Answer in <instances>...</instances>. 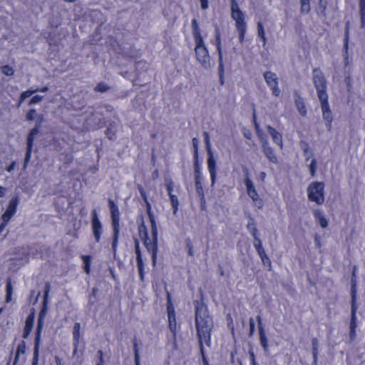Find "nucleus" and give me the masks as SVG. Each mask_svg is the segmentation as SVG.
I'll use <instances>...</instances> for the list:
<instances>
[{
  "instance_id": "1",
  "label": "nucleus",
  "mask_w": 365,
  "mask_h": 365,
  "mask_svg": "<svg viewBox=\"0 0 365 365\" xmlns=\"http://www.w3.org/2000/svg\"><path fill=\"white\" fill-rule=\"evenodd\" d=\"M195 324L197 331L198 343L211 345V331L213 329V320L210 315L208 308L203 302H195Z\"/></svg>"
},
{
  "instance_id": "2",
  "label": "nucleus",
  "mask_w": 365,
  "mask_h": 365,
  "mask_svg": "<svg viewBox=\"0 0 365 365\" xmlns=\"http://www.w3.org/2000/svg\"><path fill=\"white\" fill-rule=\"evenodd\" d=\"M108 206L110 212L113 232L112 250L114 255H115L120 234V212L118 205L111 199L108 200Z\"/></svg>"
},
{
  "instance_id": "3",
  "label": "nucleus",
  "mask_w": 365,
  "mask_h": 365,
  "mask_svg": "<svg viewBox=\"0 0 365 365\" xmlns=\"http://www.w3.org/2000/svg\"><path fill=\"white\" fill-rule=\"evenodd\" d=\"M204 140L205 144L206 151L208 155L207 158V169L210 175L211 187H214L216 178H217V168L216 160L214 156V153L212 151L211 144L210 141V135L208 132H203Z\"/></svg>"
},
{
  "instance_id": "4",
  "label": "nucleus",
  "mask_w": 365,
  "mask_h": 365,
  "mask_svg": "<svg viewBox=\"0 0 365 365\" xmlns=\"http://www.w3.org/2000/svg\"><path fill=\"white\" fill-rule=\"evenodd\" d=\"M312 81L317 90L318 98L328 97L327 82L322 71L319 68H314L312 71Z\"/></svg>"
},
{
  "instance_id": "5",
  "label": "nucleus",
  "mask_w": 365,
  "mask_h": 365,
  "mask_svg": "<svg viewBox=\"0 0 365 365\" xmlns=\"http://www.w3.org/2000/svg\"><path fill=\"white\" fill-rule=\"evenodd\" d=\"M307 197L310 201L317 205H322L324 202V183L322 182H313L307 187Z\"/></svg>"
},
{
  "instance_id": "6",
  "label": "nucleus",
  "mask_w": 365,
  "mask_h": 365,
  "mask_svg": "<svg viewBox=\"0 0 365 365\" xmlns=\"http://www.w3.org/2000/svg\"><path fill=\"white\" fill-rule=\"evenodd\" d=\"M151 237L148 235L143 237L141 239L143 241V245L146 247L148 252L151 253L152 262L153 266L156 264L157 254H158V228L151 230Z\"/></svg>"
},
{
  "instance_id": "7",
  "label": "nucleus",
  "mask_w": 365,
  "mask_h": 365,
  "mask_svg": "<svg viewBox=\"0 0 365 365\" xmlns=\"http://www.w3.org/2000/svg\"><path fill=\"white\" fill-rule=\"evenodd\" d=\"M195 52L197 61L205 68L209 69L211 67L210 56L204 41L195 42Z\"/></svg>"
},
{
  "instance_id": "8",
  "label": "nucleus",
  "mask_w": 365,
  "mask_h": 365,
  "mask_svg": "<svg viewBox=\"0 0 365 365\" xmlns=\"http://www.w3.org/2000/svg\"><path fill=\"white\" fill-rule=\"evenodd\" d=\"M319 100L322 112V117L325 121L326 127L328 130H331L333 115L328 102V97L319 98Z\"/></svg>"
},
{
  "instance_id": "9",
  "label": "nucleus",
  "mask_w": 365,
  "mask_h": 365,
  "mask_svg": "<svg viewBox=\"0 0 365 365\" xmlns=\"http://www.w3.org/2000/svg\"><path fill=\"white\" fill-rule=\"evenodd\" d=\"M195 184L196 192L200 197L201 202L205 201V194L202 185V175L199 161L194 162Z\"/></svg>"
},
{
  "instance_id": "10",
  "label": "nucleus",
  "mask_w": 365,
  "mask_h": 365,
  "mask_svg": "<svg viewBox=\"0 0 365 365\" xmlns=\"http://www.w3.org/2000/svg\"><path fill=\"white\" fill-rule=\"evenodd\" d=\"M264 78L267 86L272 91V95L279 96L280 90L278 86L279 82L276 73L271 71H266L264 73Z\"/></svg>"
},
{
  "instance_id": "11",
  "label": "nucleus",
  "mask_w": 365,
  "mask_h": 365,
  "mask_svg": "<svg viewBox=\"0 0 365 365\" xmlns=\"http://www.w3.org/2000/svg\"><path fill=\"white\" fill-rule=\"evenodd\" d=\"M91 218V227L96 242H99L102 234L103 225L101 222L96 210H93Z\"/></svg>"
},
{
  "instance_id": "12",
  "label": "nucleus",
  "mask_w": 365,
  "mask_h": 365,
  "mask_svg": "<svg viewBox=\"0 0 365 365\" xmlns=\"http://www.w3.org/2000/svg\"><path fill=\"white\" fill-rule=\"evenodd\" d=\"M38 133V128H34L31 130L30 133H29V135L27 136L26 153L25 159H24V169L26 168L27 165L31 160L34 137Z\"/></svg>"
},
{
  "instance_id": "13",
  "label": "nucleus",
  "mask_w": 365,
  "mask_h": 365,
  "mask_svg": "<svg viewBox=\"0 0 365 365\" xmlns=\"http://www.w3.org/2000/svg\"><path fill=\"white\" fill-rule=\"evenodd\" d=\"M231 11V16L232 18L235 21L236 27H238L240 25H246L244 14L240 11L239 6L235 0H232Z\"/></svg>"
},
{
  "instance_id": "14",
  "label": "nucleus",
  "mask_w": 365,
  "mask_h": 365,
  "mask_svg": "<svg viewBox=\"0 0 365 365\" xmlns=\"http://www.w3.org/2000/svg\"><path fill=\"white\" fill-rule=\"evenodd\" d=\"M357 306L356 304L355 297L352 293V300H351V321H350V332L349 337L352 341L354 339L356 336V312Z\"/></svg>"
},
{
  "instance_id": "15",
  "label": "nucleus",
  "mask_w": 365,
  "mask_h": 365,
  "mask_svg": "<svg viewBox=\"0 0 365 365\" xmlns=\"http://www.w3.org/2000/svg\"><path fill=\"white\" fill-rule=\"evenodd\" d=\"M19 203L18 197H13L9 201L6 212L2 215V220L9 222L11 217L16 213L17 206Z\"/></svg>"
},
{
  "instance_id": "16",
  "label": "nucleus",
  "mask_w": 365,
  "mask_h": 365,
  "mask_svg": "<svg viewBox=\"0 0 365 365\" xmlns=\"http://www.w3.org/2000/svg\"><path fill=\"white\" fill-rule=\"evenodd\" d=\"M262 148V150L265 155V156L269 159V160L274 163L277 164L278 163V159L272 148L269 145L267 140L265 138H261Z\"/></svg>"
},
{
  "instance_id": "17",
  "label": "nucleus",
  "mask_w": 365,
  "mask_h": 365,
  "mask_svg": "<svg viewBox=\"0 0 365 365\" xmlns=\"http://www.w3.org/2000/svg\"><path fill=\"white\" fill-rule=\"evenodd\" d=\"M48 301L43 300V307L38 314L36 336H41V332L44 325V320L48 312Z\"/></svg>"
},
{
  "instance_id": "18",
  "label": "nucleus",
  "mask_w": 365,
  "mask_h": 365,
  "mask_svg": "<svg viewBox=\"0 0 365 365\" xmlns=\"http://www.w3.org/2000/svg\"><path fill=\"white\" fill-rule=\"evenodd\" d=\"M269 134L271 135L274 143L279 145L280 148H283L282 135L270 125L267 127Z\"/></svg>"
},
{
  "instance_id": "19",
  "label": "nucleus",
  "mask_w": 365,
  "mask_h": 365,
  "mask_svg": "<svg viewBox=\"0 0 365 365\" xmlns=\"http://www.w3.org/2000/svg\"><path fill=\"white\" fill-rule=\"evenodd\" d=\"M34 321V314L31 313L27 317V318L26 319V324H25L24 331V334H23V337L24 339H26L29 336V335L30 334V333L33 329Z\"/></svg>"
},
{
  "instance_id": "20",
  "label": "nucleus",
  "mask_w": 365,
  "mask_h": 365,
  "mask_svg": "<svg viewBox=\"0 0 365 365\" xmlns=\"http://www.w3.org/2000/svg\"><path fill=\"white\" fill-rule=\"evenodd\" d=\"M191 26L195 42L199 41L200 43L201 41H203V38L201 36L200 29L195 19L192 20Z\"/></svg>"
},
{
  "instance_id": "21",
  "label": "nucleus",
  "mask_w": 365,
  "mask_h": 365,
  "mask_svg": "<svg viewBox=\"0 0 365 365\" xmlns=\"http://www.w3.org/2000/svg\"><path fill=\"white\" fill-rule=\"evenodd\" d=\"M80 331H81V324L79 322H76L73 326V340L74 345V351H76L78 348V345L79 344L80 340Z\"/></svg>"
},
{
  "instance_id": "22",
  "label": "nucleus",
  "mask_w": 365,
  "mask_h": 365,
  "mask_svg": "<svg viewBox=\"0 0 365 365\" xmlns=\"http://www.w3.org/2000/svg\"><path fill=\"white\" fill-rule=\"evenodd\" d=\"M26 349V342L24 341H21L18 344L13 365H16L17 364V362L20 359V356L21 355H24L25 354Z\"/></svg>"
},
{
  "instance_id": "23",
  "label": "nucleus",
  "mask_w": 365,
  "mask_h": 365,
  "mask_svg": "<svg viewBox=\"0 0 365 365\" xmlns=\"http://www.w3.org/2000/svg\"><path fill=\"white\" fill-rule=\"evenodd\" d=\"M295 106L297 107V110L302 116L307 115V108L305 106V103L304 102V99L299 96H297L295 98Z\"/></svg>"
},
{
  "instance_id": "24",
  "label": "nucleus",
  "mask_w": 365,
  "mask_h": 365,
  "mask_svg": "<svg viewBox=\"0 0 365 365\" xmlns=\"http://www.w3.org/2000/svg\"><path fill=\"white\" fill-rule=\"evenodd\" d=\"M259 335L260 344L265 354H268V340L265 334L264 329H260V331H259Z\"/></svg>"
},
{
  "instance_id": "25",
  "label": "nucleus",
  "mask_w": 365,
  "mask_h": 365,
  "mask_svg": "<svg viewBox=\"0 0 365 365\" xmlns=\"http://www.w3.org/2000/svg\"><path fill=\"white\" fill-rule=\"evenodd\" d=\"M40 337L38 336H36L35 342H34V357L32 359V365H37L38 361V352H39V346H40Z\"/></svg>"
},
{
  "instance_id": "26",
  "label": "nucleus",
  "mask_w": 365,
  "mask_h": 365,
  "mask_svg": "<svg viewBox=\"0 0 365 365\" xmlns=\"http://www.w3.org/2000/svg\"><path fill=\"white\" fill-rule=\"evenodd\" d=\"M215 45L219 59H222L220 34L218 27L215 29Z\"/></svg>"
},
{
  "instance_id": "27",
  "label": "nucleus",
  "mask_w": 365,
  "mask_h": 365,
  "mask_svg": "<svg viewBox=\"0 0 365 365\" xmlns=\"http://www.w3.org/2000/svg\"><path fill=\"white\" fill-rule=\"evenodd\" d=\"M349 23L347 22L346 24L345 31H344V56L345 58H347L348 56V48H349Z\"/></svg>"
},
{
  "instance_id": "28",
  "label": "nucleus",
  "mask_w": 365,
  "mask_h": 365,
  "mask_svg": "<svg viewBox=\"0 0 365 365\" xmlns=\"http://www.w3.org/2000/svg\"><path fill=\"white\" fill-rule=\"evenodd\" d=\"M314 217L319 221L321 227L322 228H326L328 226V221L324 217L322 212L319 210H317L314 211Z\"/></svg>"
},
{
  "instance_id": "29",
  "label": "nucleus",
  "mask_w": 365,
  "mask_h": 365,
  "mask_svg": "<svg viewBox=\"0 0 365 365\" xmlns=\"http://www.w3.org/2000/svg\"><path fill=\"white\" fill-rule=\"evenodd\" d=\"M145 205L147 207L148 215V217H149V220H150V222L151 224V230H155V228H158V227H157L156 221L155 220L154 214L153 213L152 210H151V205H150V202H148Z\"/></svg>"
},
{
  "instance_id": "30",
  "label": "nucleus",
  "mask_w": 365,
  "mask_h": 365,
  "mask_svg": "<svg viewBox=\"0 0 365 365\" xmlns=\"http://www.w3.org/2000/svg\"><path fill=\"white\" fill-rule=\"evenodd\" d=\"M327 2L323 0H319V5L317 8V13L319 16L322 17H326V9H327Z\"/></svg>"
},
{
  "instance_id": "31",
  "label": "nucleus",
  "mask_w": 365,
  "mask_h": 365,
  "mask_svg": "<svg viewBox=\"0 0 365 365\" xmlns=\"http://www.w3.org/2000/svg\"><path fill=\"white\" fill-rule=\"evenodd\" d=\"M247 228L248 231L252 234V237L258 235L256 224L253 218L250 217V220L247 225Z\"/></svg>"
},
{
  "instance_id": "32",
  "label": "nucleus",
  "mask_w": 365,
  "mask_h": 365,
  "mask_svg": "<svg viewBox=\"0 0 365 365\" xmlns=\"http://www.w3.org/2000/svg\"><path fill=\"white\" fill-rule=\"evenodd\" d=\"M168 322H169V327H170V330L173 332H175V329H176L175 317L174 312H170L169 309H168Z\"/></svg>"
},
{
  "instance_id": "33",
  "label": "nucleus",
  "mask_w": 365,
  "mask_h": 365,
  "mask_svg": "<svg viewBox=\"0 0 365 365\" xmlns=\"http://www.w3.org/2000/svg\"><path fill=\"white\" fill-rule=\"evenodd\" d=\"M218 74L220 78V83L221 85H224L225 83V68L222 59H219V66H218Z\"/></svg>"
},
{
  "instance_id": "34",
  "label": "nucleus",
  "mask_w": 365,
  "mask_h": 365,
  "mask_svg": "<svg viewBox=\"0 0 365 365\" xmlns=\"http://www.w3.org/2000/svg\"><path fill=\"white\" fill-rule=\"evenodd\" d=\"M301 8L300 11L302 14H307L309 13L311 7H310V0H300Z\"/></svg>"
},
{
  "instance_id": "35",
  "label": "nucleus",
  "mask_w": 365,
  "mask_h": 365,
  "mask_svg": "<svg viewBox=\"0 0 365 365\" xmlns=\"http://www.w3.org/2000/svg\"><path fill=\"white\" fill-rule=\"evenodd\" d=\"M192 147H193L194 162H197V161H199V157H198L199 140L197 138H192Z\"/></svg>"
},
{
  "instance_id": "36",
  "label": "nucleus",
  "mask_w": 365,
  "mask_h": 365,
  "mask_svg": "<svg viewBox=\"0 0 365 365\" xmlns=\"http://www.w3.org/2000/svg\"><path fill=\"white\" fill-rule=\"evenodd\" d=\"M0 70L3 74L7 76H11L14 73V68L9 65L1 66Z\"/></svg>"
},
{
  "instance_id": "37",
  "label": "nucleus",
  "mask_w": 365,
  "mask_h": 365,
  "mask_svg": "<svg viewBox=\"0 0 365 365\" xmlns=\"http://www.w3.org/2000/svg\"><path fill=\"white\" fill-rule=\"evenodd\" d=\"M236 29H237V32L239 34L240 41L241 43H242L243 41H244V38H245V33H246L247 26L246 25H244V26L240 25V26L236 27Z\"/></svg>"
},
{
  "instance_id": "38",
  "label": "nucleus",
  "mask_w": 365,
  "mask_h": 365,
  "mask_svg": "<svg viewBox=\"0 0 365 365\" xmlns=\"http://www.w3.org/2000/svg\"><path fill=\"white\" fill-rule=\"evenodd\" d=\"M135 252L136 255L137 262H143L141 251L139 246V242L138 240H135Z\"/></svg>"
},
{
  "instance_id": "39",
  "label": "nucleus",
  "mask_w": 365,
  "mask_h": 365,
  "mask_svg": "<svg viewBox=\"0 0 365 365\" xmlns=\"http://www.w3.org/2000/svg\"><path fill=\"white\" fill-rule=\"evenodd\" d=\"M169 197H170V199L172 207L173 208V213L176 214V212L178 211V205H179L178 197L176 195H173V194L171 195H169Z\"/></svg>"
},
{
  "instance_id": "40",
  "label": "nucleus",
  "mask_w": 365,
  "mask_h": 365,
  "mask_svg": "<svg viewBox=\"0 0 365 365\" xmlns=\"http://www.w3.org/2000/svg\"><path fill=\"white\" fill-rule=\"evenodd\" d=\"M138 232H139L140 238L148 235V230H147V227H146L143 220H142L141 224L139 225V226H138Z\"/></svg>"
},
{
  "instance_id": "41",
  "label": "nucleus",
  "mask_w": 365,
  "mask_h": 365,
  "mask_svg": "<svg viewBox=\"0 0 365 365\" xmlns=\"http://www.w3.org/2000/svg\"><path fill=\"white\" fill-rule=\"evenodd\" d=\"M38 89H29L26 91H24L20 96L21 97V101H25L27 98L31 96L35 93L38 92Z\"/></svg>"
},
{
  "instance_id": "42",
  "label": "nucleus",
  "mask_w": 365,
  "mask_h": 365,
  "mask_svg": "<svg viewBox=\"0 0 365 365\" xmlns=\"http://www.w3.org/2000/svg\"><path fill=\"white\" fill-rule=\"evenodd\" d=\"M245 186H246V188H247V194L252 191V190H255V185L252 182V181L249 178H247L245 180Z\"/></svg>"
},
{
  "instance_id": "43",
  "label": "nucleus",
  "mask_w": 365,
  "mask_h": 365,
  "mask_svg": "<svg viewBox=\"0 0 365 365\" xmlns=\"http://www.w3.org/2000/svg\"><path fill=\"white\" fill-rule=\"evenodd\" d=\"M309 172L312 177H314L317 170V160L316 159H312L311 163L309 166Z\"/></svg>"
},
{
  "instance_id": "44",
  "label": "nucleus",
  "mask_w": 365,
  "mask_h": 365,
  "mask_svg": "<svg viewBox=\"0 0 365 365\" xmlns=\"http://www.w3.org/2000/svg\"><path fill=\"white\" fill-rule=\"evenodd\" d=\"M109 89V87L104 83H98L96 88L95 91L97 92L103 93L107 91Z\"/></svg>"
},
{
  "instance_id": "45",
  "label": "nucleus",
  "mask_w": 365,
  "mask_h": 365,
  "mask_svg": "<svg viewBox=\"0 0 365 365\" xmlns=\"http://www.w3.org/2000/svg\"><path fill=\"white\" fill-rule=\"evenodd\" d=\"M137 265L140 279L143 282L144 280V263L143 262H137Z\"/></svg>"
},
{
  "instance_id": "46",
  "label": "nucleus",
  "mask_w": 365,
  "mask_h": 365,
  "mask_svg": "<svg viewBox=\"0 0 365 365\" xmlns=\"http://www.w3.org/2000/svg\"><path fill=\"white\" fill-rule=\"evenodd\" d=\"M43 96L36 95V96H33L31 98V99L29 101V105L31 106L34 104H36V103L41 102L43 100Z\"/></svg>"
},
{
  "instance_id": "47",
  "label": "nucleus",
  "mask_w": 365,
  "mask_h": 365,
  "mask_svg": "<svg viewBox=\"0 0 365 365\" xmlns=\"http://www.w3.org/2000/svg\"><path fill=\"white\" fill-rule=\"evenodd\" d=\"M51 291V284L49 282L45 283L43 300L48 301V295Z\"/></svg>"
},
{
  "instance_id": "48",
  "label": "nucleus",
  "mask_w": 365,
  "mask_h": 365,
  "mask_svg": "<svg viewBox=\"0 0 365 365\" xmlns=\"http://www.w3.org/2000/svg\"><path fill=\"white\" fill-rule=\"evenodd\" d=\"M312 355L318 354L319 342L316 338L312 339Z\"/></svg>"
},
{
  "instance_id": "49",
  "label": "nucleus",
  "mask_w": 365,
  "mask_h": 365,
  "mask_svg": "<svg viewBox=\"0 0 365 365\" xmlns=\"http://www.w3.org/2000/svg\"><path fill=\"white\" fill-rule=\"evenodd\" d=\"M138 189L140 196L143 199L145 203L146 204V203L149 202L148 200V197H147L144 188L143 187V186L139 185L138 186Z\"/></svg>"
},
{
  "instance_id": "50",
  "label": "nucleus",
  "mask_w": 365,
  "mask_h": 365,
  "mask_svg": "<svg viewBox=\"0 0 365 365\" xmlns=\"http://www.w3.org/2000/svg\"><path fill=\"white\" fill-rule=\"evenodd\" d=\"M253 238H254L253 245H254L255 248L256 249V250L257 249L262 248V242H261V240L259 238L258 235L254 236Z\"/></svg>"
},
{
  "instance_id": "51",
  "label": "nucleus",
  "mask_w": 365,
  "mask_h": 365,
  "mask_svg": "<svg viewBox=\"0 0 365 365\" xmlns=\"http://www.w3.org/2000/svg\"><path fill=\"white\" fill-rule=\"evenodd\" d=\"M199 346H200V354L202 356V359L204 365H209L208 361H207V358L205 354L203 344H199Z\"/></svg>"
},
{
  "instance_id": "52",
  "label": "nucleus",
  "mask_w": 365,
  "mask_h": 365,
  "mask_svg": "<svg viewBox=\"0 0 365 365\" xmlns=\"http://www.w3.org/2000/svg\"><path fill=\"white\" fill-rule=\"evenodd\" d=\"M257 34H258L259 38H261V37H263L264 36H265L264 26L261 22H259L257 24Z\"/></svg>"
},
{
  "instance_id": "53",
  "label": "nucleus",
  "mask_w": 365,
  "mask_h": 365,
  "mask_svg": "<svg viewBox=\"0 0 365 365\" xmlns=\"http://www.w3.org/2000/svg\"><path fill=\"white\" fill-rule=\"evenodd\" d=\"M186 247L188 250V255L192 257L194 255L193 246L190 239L187 240Z\"/></svg>"
},
{
  "instance_id": "54",
  "label": "nucleus",
  "mask_w": 365,
  "mask_h": 365,
  "mask_svg": "<svg viewBox=\"0 0 365 365\" xmlns=\"http://www.w3.org/2000/svg\"><path fill=\"white\" fill-rule=\"evenodd\" d=\"M36 110L31 109L26 114V119L28 121H31L34 119L36 115Z\"/></svg>"
},
{
  "instance_id": "55",
  "label": "nucleus",
  "mask_w": 365,
  "mask_h": 365,
  "mask_svg": "<svg viewBox=\"0 0 365 365\" xmlns=\"http://www.w3.org/2000/svg\"><path fill=\"white\" fill-rule=\"evenodd\" d=\"M133 352H134V358L140 357L139 347H138V344L137 342L136 339H134V340H133Z\"/></svg>"
},
{
  "instance_id": "56",
  "label": "nucleus",
  "mask_w": 365,
  "mask_h": 365,
  "mask_svg": "<svg viewBox=\"0 0 365 365\" xmlns=\"http://www.w3.org/2000/svg\"><path fill=\"white\" fill-rule=\"evenodd\" d=\"M248 195L252 199L254 202H257L259 200V196L257 192V190H252L248 193Z\"/></svg>"
},
{
  "instance_id": "57",
  "label": "nucleus",
  "mask_w": 365,
  "mask_h": 365,
  "mask_svg": "<svg viewBox=\"0 0 365 365\" xmlns=\"http://www.w3.org/2000/svg\"><path fill=\"white\" fill-rule=\"evenodd\" d=\"M43 121V115H36V125L34 128H37L38 130L39 131V128L41 127V123Z\"/></svg>"
},
{
  "instance_id": "58",
  "label": "nucleus",
  "mask_w": 365,
  "mask_h": 365,
  "mask_svg": "<svg viewBox=\"0 0 365 365\" xmlns=\"http://www.w3.org/2000/svg\"><path fill=\"white\" fill-rule=\"evenodd\" d=\"M255 329V324L253 318L250 319V336H252L254 334Z\"/></svg>"
},
{
  "instance_id": "59",
  "label": "nucleus",
  "mask_w": 365,
  "mask_h": 365,
  "mask_svg": "<svg viewBox=\"0 0 365 365\" xmlns=\"http://www.w3.org/2000/svg\"><path fill=\"white\" fill-rule=\"evenodd\" d=\"M165 187H166L168 195H173V182L170 181V182H166Z\"/></svg>"
},
{
  "instance_id": "60",
  "label": "nucleus",
  "mask_w": 365,
  "mask_h": 365,
  "mask_svg": "<svg viewBox=\"0 0 365 365\" xmlns=\"http://www.w3.org/2000/svg\"><path fill=\"white\" fill-rule=\"evenodd\" d=\"M249 355L251 361V365H257L256 360H255V355L254 354V351L252 349H250L249 351Z\"/></svg>"
},
{
  "instance_id": "61",
  "label": "nucleus",
  "mask_w": 365,
  "mask_h": 365,
  "mask_svg": "<svg viewBox=\"0 0 365 365\" xmlns=\"http://www.w3.org/2000/svg\"><path fill=\"white\" fill-rule=\"evenodd\" d=\"M360 14H365V0L359 1Z\"/></svg>"
},
{
  "instance_id": "62",
  "label": "nucleus",
  "mask_w": 365,
  "mask_h": 365,
  "mask_svg": "<svg viewBox=\"0 0 365 365\" xmlns=\"http://www.w3.org/2000/svg\"><path fill=\"white\" fill-rule=\"evenodd\" d=\"M201 8L202 9H207L208 8V0H200Z\"/></svg>"
},
{
  "instance_id": "63",
  "label": "nucleus",
  "mask_w": 365,
  "mask_h": 365,
  "mask_svg": "<svg viewBox=\"0 0 365 365\" xmlns=\"http://www.w3.org/2000/svg\"><path fill=\"white\" fill-rule=\"evenodd\" d=\"M257 252L260 257H264L267 255L263 247L257 249Z\"/></svg>"
},
{
  "instance_id": "64",
  "label": "nucleus",
  "mask_w": 365,
  "mask_h": 365,
  "mask_svg": "<svg viewBox=\"0 0 365 365\" xmlns=\"http://www.w3.org/2000/svg\"><path fill=\"white\" fill-rule=\"evenodd\" d=\"M361 16V27L363 29L365 27V14H360Z\"/></svg>"
}]
</instances>
